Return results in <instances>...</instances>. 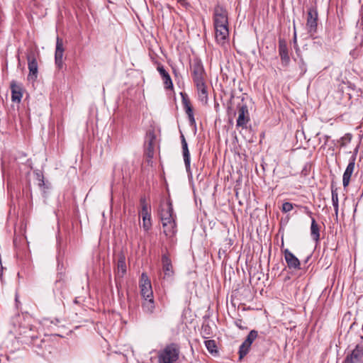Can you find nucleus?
Returning a JSON list of instances; mask_svg holds the SVG:
<instances>
[{
	"label": "nucleus",
	"instance_id": "obj_1",
	"mask_svg": "<svg viewBox=\"0 0 363 363\" xmlns=\"http://www.w3.org/2000/svg\"><path fill=\"white\" fill-rule=\"evenodd\" d=\"M180 347L178 344L172 342L167 345L158 353V363H174L179 359Z\"/></svg>",
	"mask_w": 363,
	"mask_h": 363
},
{
	"label": "nucleus",
	"instance_id": "obj_2",
	"mask_svg": "<svg viewBox=\"0 0 363 363\" xmlns=\"http://www.w3.org/2000/svg\"><path fill=\"white\" fill-rule=\"evenodd\" d=\"M190 70L194 85L206 82V73L200 59L193 60L190 64Z\"/></svg>",
	"mask_w": 363,
	"mask_h": 363
},
{
	"label": "nucleus",
	"instance_id": "obj_3",
	"mask_svg": "<svg viewBox=\"0 0 363 363\" xmlns=\"http://www.w3.org/2000/svg\"><path fill=\"white\" fill-rule=\"evenodd\" d=\"M213 27L228 25V13L227 10L220 4H217L213 9Z\"/></svg>",
	"mask_w": 363,
	"mask_h": 363
},
{
	"label": "nucleus",
	"instance_id": "obj_4",
	"mask_svg": "<svg viewBox=\"0 0 363 363\" xmlns=\"http://www.w3.org/2000/svg\"><path fill=\"white\" fill-rule=\"evenodd\" d=\"M238 117L236 121V127L246 129L250 121V113L247 106L245 104H238Z\"/></svg>",
	"mask_w": 363,
	"mask_h": 363
},
{
	"label": "nucleus",
	"instance_id": "obj_5",
	"mask_svg": "<svg viewBox=\"0 0 363 363\" xmlns=\"http://www.w3.org/2000/svg\"><path fill=\"white\" fill-rule=\"evenodd\" d=\"M363 345L357 344L350 352H347L342 363H363Z\"/></svg>",
	"mask_w": 363,
	"mask_h": 363
},
{
	"label": "nucleus",
	"instance_id": "obj_6",
	"mask_svg": "<svg viewBox=\"0 0 363 363\" xmlns=\"http://www.w3.org/2000/svg\"><path fill=\"white\" fill-rule=\"evenodd\" d=\"M318 11L316 8L311 7L308 11L306 28L311 35L316 33L318 27Z\"/></svg>",
	"mask_w": 363,
	"mask_h": 363
},
{
	"label": "nucleus",
	"instance_id": "obj_7",
	"mask_svg": "<svg viewBox=\"0 0 363 363\" xmlns=\"http://www.w3.org/2000/svg\"><path fill=\"white\" fill-rule=\"evenodd\" d=\"M258 337V332L255 330H252L247 336L245 341L241 344L239 348L240 359L244 357L249 352L251 345Z\"/></svg>",
	"mask_w": 363,
	"mask_h": 363
},
{
	"label": "nucleus",
	"instance_id": "obj_8",
	"mask_svg": "<svg viewBox=\"0 0 363 363\" xmlns=\"http://www.w3.org/2000/svg\"><path fill=\"white\" fill-rule=\"evenodd\" d=\"M214 30L216 43L220 46H224L229 38L228 25L214 26Z\"/></svg>",
	"mask_w": 363,
	"mask_h": 363
},
{
	"label": "nucleus",
	"instance_id": "obj_9",
	"mask_svg": "<svg viewBox=\"0 0 363 363\" xmlns=\"http://www.w3.org/2000/svg\"><path fill=\"white\" fill-rule=\"evenodd\" d=\"M357 154V148L355 149L352 155L350 158L349 163H348V164L346 167V169L343 174L342 184H343L344 188H346L347 186H348V185L350 184V178H351L352 174L354 169Z\"/></svg>",
	"mask_w": 363,
	"mask_h": 363
},
{
	"label": "nucleus",
	"instance_id": "obj_10",
	"mask_svg": "<svg viewBox=\"0 0 363 363\" xmlns=\"http://www.w3.org/2000/svg\"><path fill=\"white\" fill-rule=\"evenodd\" d=\"M140 288L141 296L144 299L153 297L151 282L145 273H143L141 275Z\"/></svg>",
	"mask_w": 363,
	"mask_h": 363
},
{
	"label": "nucleus",
	"instance_id": "obj_11",
	"mask_svg": "<svg viewBox=\"0 0 363 363\" xmlns=\"http://www.w3.org/2000/svg\"><path fill=\"white\" fill-rule=\"evenodd\" d=\"M27 60L28 64L29 74L28 78L29 80H35L38 77V62L35 58V53L30 51L27 55Z\"/></svg>",
	"mask_w": 363,
	"mask_h": 363
},
{
	"label": "nucleus",
	"instance_id": "obj_12",
	"mask_svg": "<svg viewBox=\"0 0 363 363\" xmlns=\"http://www.w3.org/2000/svg\"><path fill=\"white\" fill-rule=\"evenodd\" d=\"M63 40L57 37L56 40V48L55 53V62L57 67L61 69L63 67V55H64Z\"/></svg>",
	"mask_w": 363,
	"mask_h": 363
},
{
	"label": "nucleus",
	"instance_id": "obj_13",
	"mask_svg": "<svg viewBox=\"0 0 363 363\" xmlns=\"http://www.w3.org/2000/svg\"><path fill=\"white\" fill-rule=\"evenodd\" d=\"M279 55L281 58V65L284 67H287L290 62V57L286 42L283 38L279 39Z\"/></svg>",
	"mask_w": 363,
	"mask_h": 363
},
{
	"label": "nucleus",
	"instance_id": "obj_14",
	"mask_svg": "<svg viewBox=\"0 0 363 363\" xmlns=\"http://www.w3.org/2000/svg\"><path fill=\"white\" fill-rule=\"evenodd\" d=\"M162 270L164 272V279H172L174 277V270L172 261L167 254L162 255Z\"/></svg>",
	"mask_w": 363,
	"mask_h": 363
},
{
	"label": "nucleus",
	"instance_id": "obj_15",
	"mask_svg": "<svg viewBox=\"0 0 363 363\" xmlns=\"http://www.w3.org/2000/svg\"><path fill=\"white\" fill-rule=\"evenodd\" d=\"M284 259L287 266L291 269H299L301 263L299 259L288 249L284 250Z\"/></svg>",
	"mask_w": 363,
	"mask_h": 363
},
{
	"label": "nucleus",
	"instance_id": "obj_16",
	"mask_svg": "<svg viewBox=\"0 0 363 363\" xmlns=\"http://www.w3.org/2000/svg\"><path fill=\"white\" fill-rule=\"evenodd\" d=\"M10 88L11 91V101L13 102L20 103L23 97V86L21 84H18L13 80L11 82Z\"/></svg>",
	"mask_w": 363,
	"mask_h": 363
},
{
	"label": "nucleus",
	"instance_id": "obj_17",
	"mask_svg": "<svg viewBox=\"0 0 363 363\" xmlns=\"http://www.w3.org/2000/svg\"><path fill=\"white\" fill-rule=\"evenodd\" d=\"M181 140H182V153H183V157L184 161L185 164V167L186 169V172L191 174V169H190V153L188 148V144L186 141V139L184 136V135H181Z\"/></svg>",
	"mask_w": 363,
	"mask_h": 363
},
{
	"label": "nucleus",
	"instance_id": "obj_18",
	"mask_svg": "<svg viewBox=\"0 0 363 363\" xmlns=\"http://www.w3.org/2000/svg\"><path fill=\"white\" fill-rule=\"evenodd\" d=\"M199 100L203 104L206 105L208 101V94L206 82L196 84Z\"/></svg>",
	"mask_w": 363,
	"mask_h": 363
},
{
	"label": "nucleus",
	"instance_id": "obj_19",
	"mask_svg": "<svg viewBox=\"0 0 363 363\" xmlns=\"http://www.w3.org/2000/svg\"><path fill=\"white\" fill-rule=\"evenodd\" d=\"M157 69L161 75L165 89H172V80L169 73L165 70L164 67L162 65H159L157 66Z\"/></svg>",
	"mask_w": 363,
	"mask_h": 363
},
{
	"label": "nucleus",
	"instance_id": "obj_20",
	"mask_svg": "<svg viewBox=\"0 0 363 363\" xmlns=\"http://www.w3.org/2000/svg\"><path fill=\"white\" fill-rule=\"evenodd\" d=\"M331 194H332V203L335 211V214L336 219H337L338 216V211H339V199H338V192L337 188L335 186L333 183L331 184Z\"/></svg>",
	"mask_w": 363,
	"mask_h": 363
},
{
	"label": "nucleus",
	"instance_id": "obj_21",
	"mask_svg": "<svg viewBox=\"0 0 363 363\" xmlns=\"http://www.w3.org/2000/svg\"><path fill=\"white\" fill-rule=\"evenodd\" d=\"M142 308L145 313L152 314L155 308L153 297L144 299L142 303Z\"/></svg>",
	"mask_w": 363,
	"mask_h": 363
},
{
	"label": "nucleus",
	"instance_id": "obj_22",
	"mask_svg": "<svg viewBox=\"0 0 363 363\" xmlns=\"http://www.w3.org/2000/svg\"><path fill=\"white\" fill-rule=\"evenodd\" d=\"M311 235L314 241L318 242L320 240V226L314 218H312L311 225Z\"/></svg>",
	"mask_w": 363,
	"mask_h": 363
},
{
	"label": "nucleus",
	"instance_id": "obj_23",
	"mask_svg": "<svg viewBox=\"0 0 363 363\" xmlns=\"http://www.w3.org/2000/svg\"><path fill=\"white\" fill-rule=\"evenodd\" d=\"M174 211H173V206L172 201L169 200L167 202L166 207L162 208L160 211V219L162 220V218H170L172 216H174Z\"/></svg>",
	"mask_w": 363,
	"mask_h": 363
},
{
	"label": "nucleus",
	"instance_id": "obj_24",
	"mask_svg": "<svg viewBox=\"0 0 363 363\" xmlns=\"http://www.w3.org/2000/svg\"><path fill=\"white\" fill-rule=\"evenodd\" d=\"M182 97V102L186 110V113L188 115L190 123L193 124L195 123V119L194 117L193 109L190 104V101H189L188 99L184 98L183 95Z\"/></svg>",
	"mask_w": 363,
	"mask_h": 363
},
{
	"label": "nucleus",
	"instance_id": "obj_25",
	"mask_svg": "<svg viewBox=\"0 0 363 363\" xmlns=\"http://www.w3.org/2000/svg\"><path fill=\"white\" fill-rule=\"evenodd\" d=\"M117 272L118 274L120 275L121 277H123V275L126 272L125 258V256L123 255H120L118 257L117 262Z\"/></svg>",
	"mask_w": 363,
	"mask_h": 363
},
{
	"label": "nucleus",
	"instance_id": "obj_26",
	"mask_svg": "<svg viewBox=\"0 0 363 363\" xmlns=\"http://www.w3.org/2000/svg\"><path fill=\"white\" fill-rule=\"evenodd\" d=\"M163 227V232L166 236L172 237L175 235L177 232V225L176 223H173L171 224H167L166 226Z\"/></svg>",
	"mask_w": 363,
	"mask_h": 363
},
{
	"label": "nucleus",
	"instance_id": "obj_27",
	"mask_svg": "<svg viewBox=\"0 0 363 363\" xmlns=\"http://www.w3.org/2000/svg\"><path fill=\"white\" fill-rule=\"evenodd\" d=\"M143 218V228L147 232L152 227L151 213L141 215Z\"/></svg>",
	"mask_w": 363,
	"mask_h": 363
},
{
	"label": "nucleus",
	"instance_id": "obj_28",
	"mask_svg": "<svg viewBox=\"0 0 363 363\" xmlns=\"http://www.w3.org/2000/svg\"><path fill=\"white\" fill-rule=\"evenodd\" d=\"M201 334L203 338H208L212 334L211 327L208 323H203L201 326Z\"/></svg>",
	"mask_w": 363,
	"mask_h": 363
},
{
	"label": "nucleus",
	"instance_id": "obj_29",
	"mask_svg": "<svg viewBox=\"0 0 363 363\" xmlns=\"http://www.w3.org/2000/svg\"><path fill=\"white\" fill-rule=\"evenodd\" d=\"M205 343V346L206 347V349L208 350V351L211 353H213L214 352H217L216 350V342L215 340H206L204 342Z\"/></svg>",
	"mask_w": 363,
	"mask_h": 363
},
{
	"label": "nucleus",
	"instance_id": "obj_30",
	"mask_svg": "<svg viewBox=\"0 0 363 363\" xmlns=\"http://www.w3.org/2000/svg\"><path fill=\"white\" fill-rule=\"evenodd\" d=\"M176 216L170 217V218H162V226H166L167 224H171L173 223H176L175 221Z\"/></svg>",
	"mask_w": 363,
	"mask_h": 363
},
{
	"label": "nucleus",
	"instance_id": "obj_31",
	"mask_svg": "<svg viewBox=\"0 0 363 363\" xmlns=\"http://www.w3.org/2000/svg\"><path fill=\"white\" fill-rule=\"evenodd\" d=\"M293 204L290 202H285L282 205L281 211L284 213H287L291 211L293 209Z\"/></svg>",
	"mask_w": 363,
	"mask_h": 363
},
{
	"label": "nucleus",
	"instance_id": "obj_32",
	"mask_svg": "<svg viewBox=\"0 0 363 363\" xmlns=\"http://www.w3.org/2000/svg\"><path fill=\"white\" fill-rule=\"evenodd\" d=\"M298 65H299V68L301 69L300 74H301V75H303L306 72L307 68H306V65L304 62L303 59L300 60Z\"/></svg>",
	"mask_w": 363,
	"mask_h": 363
},
{
	"label": "nucleus",
	"instance_id": "obj_33",
	"mask_svg": "<svg viewBox=\"0 0 363 363\" xmlns=\"http://www.w3.org/2000/svg\"><path fill=\"white\" fill-rule=\"evenodd\" d=\"M139 213L140 215L151 213V212H150V206L149 205V206H141V209L139 211Z\"/></svg>",
	"mask_w": 363,
	"mask_h": 363
},
{
	"label": "nucleus",
	"instance_id": "obj_34",
	"mask_svg": "<svg viewBox=\"0 0 363 363\" xmlns=\"http://www.w3.org/2000/svg\"><path fill=\"white\" fill-rule=\"evenodd\" d=\"M235 325L241 330L247 329V327L243 324L242 319H236L235 320Z\"/></svg>",
	"mask_w": 363,
	"mask_h": 363
},
{
	"label": "nucleus",
	"instance_id": "obj_35",
	"mask_svg": "<svg viewBox=\"0 0 363 363\" xmlns=\"http://www.w3.org/2000/svg\"><path fill=\"white\" fill-rule=\"evenodd\" d=\"M303 211H304V213L306 214H307L311 219L313 217V213L310 211V209L308 208V207L307 206H303L302 207Z\"/></svg>",
	"mask_w": 363,
	"mask_h": 363
},
{
	"label": "nucleus",
	"instance_id": "obj_36",
	"mask_svg": "<svg viewBox=\"0 0 363 363\" xmlns=\"http://www.w3.org/2000/svg\"><path fill=\"white\" fill-rule=\"evenodd\" d=\"M140 203L141 206H149L150 204L147 202L145 196H142L140 199Z\"/></svg>",
	"mask_w": 363,
	"mask_h": 363
},
{
	"label": "nucleus",
	"instance_id": "obj_37",
	"mask_svg": "<svg viewBox=\"0 0 363 363\" xmlns=\"http://www.w3.org/2000/svg\"><path fill=\"white\" fill-rule=\"evenodd\" d=\"M38 176L39 177V186H44L45 185V182H44L43 177L40 176L39 174Z\"/></svg>",
	"mask_w": 363,
	"mask_h": 363
},
{
	"label": "nucleus",
	"instance_id": "obj_38",
	"mask_svg": "<svg viewBox=\"0 0 363 363\" xmlns=\"http://www.w3.org/2000/svg\"><path fill=\"white\" fill-rule=\"evenodd\" d=\"M297 42V40H296V29L294 28V43L296 44Z\"/></svg>",
	"mask_w": 363,
	"mask_h": 363
},
{
	"label": "nucleus",
	"instance_id": "obj_39",
	"mask_svg": "<svg viewBox=\"0 0 363 363\" xmlns=\"http://www.w3.org/2000/svg\"><path fill=\"white\" fill-rule=\"evenodd\" d=\"M329 138V136L328 135H325V143H324V145H326L327 142H328V140Z\"/></svg>",
	"mask_w": 363,
	"mask_h": 363
},
{
	"label": "nucleus",
	"instance_id": "obj_40",
	"mask_svg": "<svg viewBox=\"0 0 363 363\" xmlns=\"http://www.w3.org/2000/svg\"><path fill=\"white\" fill-rule=\"evenodd\" d=\"M304 172H306V167H305V168L302 170V174H304V175H306V173H304Z\"/></svg>",
	"mask_w": 363,
	"mask_h": 363
},
{
	"label": "nucleus",
	"instance_id": "obj_41",
	"mask_svg": "<svg viewBox=\"0 0 363 363\" xmlns=\"http://www.w3.org/2000/svg\"><path fill=\"white\" fill-rule=\"evenodd\" d=\"M32 341H34L35 339H37V337H34L33 335L30 336Z\"/></svg>",
	"mask_w": 363,
	"mask_h": 363
},
{
	"label": "nucleus",
	"instance_id": "obj_42",
	"mask_svg": "<svg viewBox=\"0 0 363 363\" xmlns=\"http://www.w3.org/2000/svg\"><path fill=\"white\" fill-rule=\"evenodd\" d=\"M347 136H350V134H347ZM351 140V138H350V137H349V140Z\"/></svg>",
	"mask_w": 363,
	"mask_h": 363
}]
</instances>
